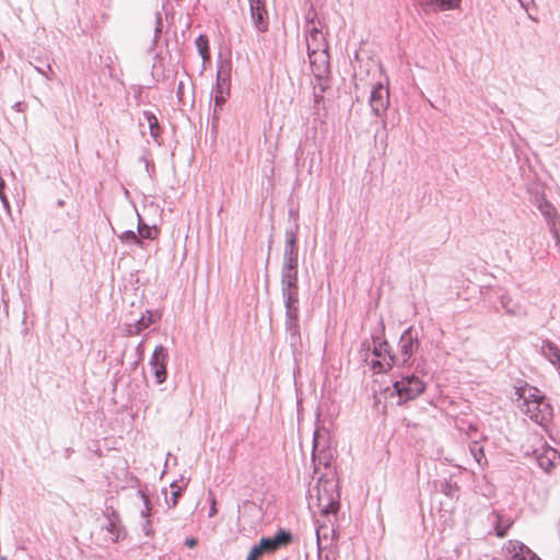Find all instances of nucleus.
Masks as SVG:
<instances>
[{"instance_id":"nucleus-10","label":"nucleus","mask_w":560,"mask_h":560,"mask_svg":"<svg viewBox=\"0 0 560 560\" xmlns=\"http://www.w3.org/2000/svg\"><path fill=\"white\" fill-rule=\"evenodd\" d=\"M252 22L255 28L260 33L269 30V14L266 9L265 0H248Z\"/></svg>"},{"instance_id":"nucleus-11","label":"nucleus","mask_w":560,"mask_h":560,"mask_svg":"<svg viewBox=\"0 0 560 560\" xmlns=\"http://www.w3.org/2000/svg\"><path fill=\"white\" fill-rule=\"evenodd\" d=\"M371 110L375 116H381L389 104V91L382 83H377L371 91L370 95Z\"/></svg>"},{"instance_id":"nucleus-46","label":"nucleus","mask_w":560,"mask_h":560,"mask_svg":"<svg viewBox=\"0 0 560 560\" xmlns=\"http://www.w3.org/2000/svg\"><path fill=\"white\" fill-rule=\"evenodd\" d=\"M324 91H325V86H323V85L320 84V92H324Z\"/></svg>"},{"instance_id":"nucleus-43","label":"nucleus","mask_w":560,"mask_h":560,"mask_svg":"<svg viewBox=\"0 0 560 560\" xmlns=\"http://www.w3.org/2000/svg\"><path fill=\"white\" fill-rule=\"evenodd\" d=\"M4 188H5V182L0 177V195L2 194V191H4Z\"/></svg>"},{"instance_id":"nucleus-35","label":"nucleus","mask_w":560,"mask_h":560,"mask_svg":"<svg viewBox=\"0 0 560 560\" xmlns=\"http://www.w3.org/2000/svg\"><path fill=\"white\" fill-rule=\"evenodd\" d=\"M36 70H37L39 73L44 74V75H45L47 79H49V80L51 79V75L54 74V71H52V69H51V67H50V65H49V63L45 65V67H44V68H42V67H36Z\"/></svg>"},{"instance_id":"nucleus-32","label":"nucleus","mask_w":560,"mask_h":560,"mask_svg":"<svg viewBox=\"0 0 560 560\" xmlns=\"http://www.w3.org/2000/svg\"><path fill=\"white\" fill-rule=\"evenodd\" d=\"M258 545L260 546L264 553H273L279 550L272 537H261Z\"/></svg>"},{"instance_id":"nucleus-18","label":"nucleus","mask_w":560,"mask_h":560,"mask_svg":"<svg viewBox=\"0 0 560 560\" xmlns=\"http://www.w3.org/2000/svg\"><path fill=\"white\" fill-rule=\"evenodd\" d=\"M307 54H314V51L328 50L326 38L320 30L313 26L307 31Z\"/></svg>"},{"instance_id":"nucleus-22","label":"nucleus","mask_w":560,"mask_h":560,"mask_svg":"<svg viewBox=\"0 0 560 560\" xmlns=\"http://www.w3.org/2000/svg\"><path fill=\"white\" fill-rule=\"evenodd\" d=\"M104 528L108 532L109 540L112 542L118 541L120 537L121 525L119 514L115 510H113L110 514L107 515V523Z\"/></svg>"},{"instance_id":"nucleus-19","label":"nucleus","mask_w":560,"mask_h":560,"mask_svg":"<svg viewBox=\"0 0 560 560\" xmlns=\"http://www.w3.org/2000/svg\"><path fill=\"white\" fill-rule=\"evenodd\" d=\"M508 551L511 555V560H541L526 545L517 540L509 542Z\"/></svg>"},{"instance_id":"nucleus-2","label":"nucleus","mask_w":560,"mask_h":560,"mask_svg":"<svg viewBox=\"0 0 560 560\" xmlns=\"http://www.w3.org/2000/svg\"><path fill=\"white\" fill-rule=\"evenodd\" d=\"M314 493L319 512L325 516L336 515L340 508V491L335 476L319 477L317 485L310 490L311 499L314 498Z\"/></svg>"},{"instance_id":"nucleus-23","label":"nucleus","mask_w":560,"mask_h":560,"mask_svg":"<svg viewBox=\"0 0 560 560\" xmlns=\"http://www.w3.org/2000/svg\"><path fill=\"white\" fill-rule=\"evenodd\" d=\"M148 315H142L138 320H136L133 324H130L127 326V335L128 336H136L141 334L145 328H148L151 324L154 323L153 315L150 312H147Z\"/></svg>"},{"instance_id":"nucleus-30","label":"nucleus","mask_w":560,"mask_h":560,"mask_svg":"<svg viewBox=\"0 0 560 560\" xmlns=\"http://www.w3.org/2000/svg\"><path fill=\"white\" fill-rule=\"evenodd\" d=\"M143 116L148 122L151 136L154 139H156L159 137V129H160L159 120H158L156 116L151 112H144Z\"/></svg>"},{"instance_id":"nucleus-38","label":"nucleus","mask_w":560,"mask_h":560,"mask_svg":"<svg viewBox=\"0 0 560 560\" xmlns=\"http://www.w3.org/2000/svg\"><path fill=\"white\" fill-rule=\"evenodd\" d=\"M217 514L215 499H211V506L209 509V517H213Z\"/></svg>"},{"instance_id":"nucleus-47","label":"nucleus","mask_w":560,"mask_h":560,"mask_svg":"<svg viewBox=\"0 0 560 560\" xmlns=\"http://www.w3.org/2000/svg\"><path fill=\"white\" fill-rule=\"evenodd\" d=\"M141 347H142V342L139 343L138 350H141Z\"/></svg>"},{"instance_id":"nucleus-15","label":"nucleus","mask_w":560,"mask_h":560,"mask_svg":"<svg viewBox=\"0 0 560 560\" xmlns=\"http://www.w3.org/2000/svg\"><path fill=\"white\" fill-rule=\"evenodd\" d=\"M534 453L539 467L545 471L551 470L556 460L560 458V453L547 444H544L541 451L536 450Z\"/></svg>"},{"instance_id":"nucleus-16","label":"nucleus","mask_w":560,"mask_h":560,"mask_svg":"<svg viewBox=\"0 0 560 560\" xmlns=\"http://www.w3.org/2000/svg\"><path fill=\"white\" fill-rule=\"evenodd\" d=\"M322 438L323 435L319 431L314 432L312 459L314 464L316 463V460H318L319 465H324L327 468L330 465L329 460L332 457V455L329 450L325 448V445H322Z\"/></svg>"},{"instance_id":"nucleus-36","label":"nucleus","mask_w":560,"mask_h":560,"mask_svg":"<svg viewBox=\"0 0 560 560\" xmlns=\"http://www.w3.org/2000/svg\"><path fill=\"white\" fill-rule=\"evenodd\" d=\"M162 27H163V22H162V16H161V13H156V16H155V37L159 36V34L162 32Z\"/></svg>"},{"instance_id":"nucleus-31","label":"nucleus","mask_w":560,"mask_h":560,"mask_svg":"<svg viewBox=\"0 0 560 560\" xmlns=\"http://www.w3.org/2000/svg\"><path fill=\"white\" fill-rule=\"evenodd\" d=\"M458 491L459 487L457 486L456 482L446 479L441 482V492L444 493L446 497L453 498L456 495Z\"/></svg>"},{"instance_id":"nucleus-14","label":"nucleus","mask_w":560,"mask_h":560,"mask_svg":"<svg viewBox=\"0 0 560 560\" xmlns=\"http://www.w3.org/2000/svg\"><path fill=\"white\" fill-rule=\"evenodd\" d=\"M494 295L506 315L523 316L526 314L524 307L520 303L514 302L505 290L499 288L494 290Z\"/></svg>"},{"instance_id":"nucleus-1","label":"nucleus","mask_w":560,"mask_h":560,"mask_svg":"<svg viewBox=\"0 0 560 560\" xmlns=\"http://www.w3.org/2000/svg\"><path fill=\"white\" fill-rule=\"evenodd\" d=\"M516 394L523 399L522 410L533 421L540 425H546L552 420L553 408L545 395H541L535 387L517 388Z\"/></svg>"},{"instance_id":"nucleus-20","label":"nucleus","mask_w":560,"mask_h":560,"mask_svg":"<svg viewBox=\"0 0 560 560\" xmlns=\"http://www.w3.org/2000/svg\"><path fill=\"white\" fill-rule=\"evenodd\" d=\"M538 209L541 212V214L545 217L547 224L553 234V236H557L558 234V225H560V217L556 210V208L547 200H542L538 205Z\"/></svg>"},{"instance_id":"nucleus-45","label":"nucleus","mask_w":560,"mask_h":560,"mask_svg":"<svg viewBox=\"0 0 560 560\" xmlns=\"http://www.w3.org/2000/svg\"><path fill=\"white\" fill-rule=\"evenodd\" d=\"M182 89H183V83L180 82V84H179V86H178V92H177L178 94H180Z\"/></svg>"},{"instance_id":"nucleus-24","label":"nucleus","mask_w":560,"mask_h":560,"mask_svg":"<svg viewBox=\"0 0 560 560\" xmlns=\"http://www.w3.org/2000/svg\"><path fill=\"white\" fill-rule=\"evenodd\" d=\"M542 355L552 364H558L560 369V349L549 340H544L541 345Z\"/></svg>"},{"instance_id":"nucleus-34","label":"nucleus","mask_w":560,"mask_h":560,"mask_svg":"<svg viewBox=\"0 0 560 560\" xmlns=\"http://www.w3.org/2000/svg\"><path fill=\"white\" fill-rule=\"evenodd\" d=\"M264 555V551L261 550L260 546L254 545L247 556L246 560H258Z\"/></svg>"},{"instance_id":"nucleus-17","label":"nucleus","mask_w":560,"mask_h":560,"mask_svg":"<svg viewBox=\"0 0 560 560\" xmlns=\"http://www.w3.org/2000/svg\"><path fill=\"white\" fill-rule=\"evenodd\" d=\"M280 284L284 307L300 306L299 279L290 281H280Z\"/></svg>"},{"instance_id":"nucleus-29","label":"nucleus","mask_w":560,"mask_h":560,"mask_svg":"<svg viewBox=\"0 0 560 560\" xmlns=\"http://www.w3.org/2000/svg\"><path fill=\"white\" fill-rule=\"evenodd\" d=\"M469 450L479 466H483L487 464V458L485 455L483 447L478 442H472L469 445Z\"/></svg>"},{"instance_id":"nucleus-9","label":"nucleus","mask_w":560,"mask_h":560,"mask_svg":"<svg viewBox=\"0 0 560 560\" xmlns=\"http://www.w3.org/2000/svg\"><path fill=\"white\" fill-rule=\"evenodd\" d=\"M167 349L162 345L156 346L149 362L153 370L156 384H162L167 378Z\"/></svg>"},{"instance_id":"nucleus-27","label":"nucleus","mask_w":560,"mask_h":560,"mask_svg":"<svg viewBox=\"0 0 560 560\" xmlns=\"http://www.w3.org/2000/svg\"><path fill=\"white\" fill-rule=\"evenodd\" d=\"M272 539L275 540L278 548L281 549L293 542V535L290 530L279 528L272 536Z\"/></svg>"},{"instance_id":"nucleus-12","label":"nucleus","mask_w":560,"mask_h":560,"mask_svg":"<svg viewBox=\"0 0 560 560\" xmlns=\"http://www.w3.org/2000/svg\"><path fill=\"white\" fill-rule=\"evenodd\" d=\"M313 74L318 79L323 80L327 78L329 73V55L328 50L314 51L308 54Z\"/></svg>"},{"instance_id":"nucleus-26","label":"nucleus","mask_w":560,"mask_h":560,"mask_svg":"<svg viewBox=\"0 0 560 560\" xmlns=\"http://www.w3.org/2000/svg\"><path fill=\"white\" fill-rule=\"evenodd\" d=\"M187 486V482H184V486H178V481L174 480L171 483V497H167V493L165 492V501L168 508H175L177 505L178 499L182 495L183 489Z\"/></svg>"},{"instance_id":"nucleus-7","label":"nucleus","mask_w":560,"mask_h":560,"mask_svg":"<svg viewBox=\"0 0 560 560\" xmlns=\"http://www.w3.org/2000/svg\"><path fill=\"white\" fill-rule=\"evenodd\" d=\"M285 308V331L289 335L290 346L293 351H296L301 346V331H300V306H288Z\"/></svg>"},{"instance_id":"nucleus-21","label":"nucleus","mask_w":560,"mask_h":560,"mask_svg":"<svg viewBox=\"0 0 560 560\" xmlns=\"http://www.w3.org/2000/svg\"><path fill=\"white\" fill-rule=\"evenodd\" d=\"M138 494L142 499L144 505L140 513L142 518L141 529L145 536L151 537L154 534L152 521L150 520L152 505L148 494L142 489L138 490Z\"/></svg>"},{"instance_id":"nucleus-37","label":"nucleus","mask_w":560,"mask_h":560,"mask_svg":"<svg viewBox=\"0 0 560 560\" xmlns=\"http://www.w3.org/2000/svg\"><path fill=\"white\" fill-rule=\"evenodd\" d=\"M318 560H336V557L331 552H327L323 556L320 542L318 541Z\"/></svg>"},{"instance_id":"nucleus-8","label":"nucleus","mask_w":560,"mask_h":560,"mask_svg":"<svg viewBox=\"0 0 560 560\" xmlns=\"http://www.w3.org/2000/svg\"><path fill=\"white\" fill-rule=\"evenodd\" d=\"M299 223H294L285 229V242L283 249V265H298L299 266Z\"/></svg>"},{"instance_id":"nucleus-13","label":"nucleus","mask_w":560,"mask_h":560,"mask_svg":"<svg viewBox=\"0 0 560 560\" xmlns=\"http://www.w3.org/2000/svg\"><path fill=\"white\" fill-rule=\"evenodd\" d=\"M230 95V74L219 70L214 89V114L225 103Z\"/></svg>"},{"instance_id":"nucleus-44","label":"nucleus","mask_w":560,"mask_h":560,"mask_svg":"<svg viewBox=\"0 0 560 560\" xmlns=\"http://www.w3.org/2000/svg\"><path fill=\"white\" fill-rule=\"evenodd\" d=\"M370 343L368 341H363L362 342V348H366L368 350H370Z\"/></svg>"},{"instance_id":"nucleus-3","label":"nucleus","mask_w":560,"mask_h":560,"mask_svg":"<svg viewBox=\"0 0 560 560\" xmlns=\"http://www.w3.org/2000/svg\"><path fill=\"white\" fill-rule=\"evenodd\" d=\"M385 326L383 319H380L376 327L371 332L373 341V354L376 358L372 362V369L376 373L390 370L394 365L399 364V359L393 353L387 340L384 339Z\"/></svg>"},{"instance_id":"nucleus-4","label":"nucleus","mask_w":560,"mask_h":560,"mask_svg":"<svg viewBox=\"0 0 560 560\" xmlns=\"http://www.w3.org/2000/svg\"><path fill=\"white\" fill-rule=\"evenodd\" d=\"M425 389V383L413 373L401 374L393 383V393L390 396H397L398 405L416 399Z\"/></svg>"},{"instance_id":"nucleus-39","label":"nucleus","mask_w":560,"mask_h":560,"mask_svg":"<svg viewBox=\"0 0 560 560\" xmlns=\"http://www.w3.org/2000/svg\"><path fill=\"white\" fill-rule=\"evenodd\" d=\"M0 200L3 205V207L7 209V210H10V203H9V200L4 194V191H2V194L0 195Z\"/></svg>"},{"instance_id":"nucleus-6","label":"nucleus","mask_w":560,"mask_h":560,"mask_svg":"<svg viewBox=\"0 0 560 560\" xmlns=\"http://www.w3.org/2000/svg\"><path fill=\"white\" fill-rule=\"evenodd\" d=\"M420 348L419 334L412 327L407 328L400 336L398 341L399 364L408 366L412 363L413 355Z\"/></svg>"},{"instance_id":"nucleus-40","label":"nucleus","mask_w":560,"mask_h":560,"mask_svg":"<svg viewBox=\"0 0 560 560\" xmlns=\"http://www.w3.org/2000/svg\"><path fill=\"white\" fill-rule=\"evenodd\" d=\"M2 302H3V312L7 316H9V302L5 300V295H2Z\"/></svg>"},{"instance_id":"nucleus-33","label":"nucleus","mask_w":560,"mask_h":560,"mask_svg":"<svg viewBox=\"0 0 560 560\" xmlns=\"http://www.w3.org/2000/svg\"><path fill=\"white\" fill-rule=\"evenodd\" d=\"M196 45L199 50L200 56L206 59L209 57V42L207 36L199 35L196 39Z\"/></svg>"},{"instance_id":"nucleus-25","label":"nucleus","mask_w":560,"mask_h":560,"mask_svg":"<svg viewBox=\"0 0 560 560\" xmlns=\"http://www.w3.org/2000/svg\"><path fill=\"white\" fill-rule=\"evenodd\" d=\"M493 515L495 535L501 538L505 537L509 528L512 526V521L499 512H493Z\"/></svg>"},{"instance_id":"nucleus-41","label":"nucleus","mask_w":560,"mask_h":560,"mask_svg":"<svg viewBox=\"0 0 560 560\" xmlns=\"http://www.w3.org/2000/svg\"><path fill=\"white\" fill-rule=\"evenodd\" d=\"M185 545L188 546L189 548H192L197 545V539L196 538H187L186 541H185Z\"/></svg>"},{"instance_id":"nucleus-28","label":"nucleus","mask_w":560,"mask_h":560,"mask_svg":"<svg viewBox=\"0 0 560 560\" xmlns=\"http://www.w3.org/2000/svg\"><path fill=\"white\" fill-rule=\"evenodd\" d=\"M299 279L298 265H283L281 267L280 281H290Z\"/></svg>"},{"instance_id":"nucleus-5","label":"nucleus","mask_w":560,"mask_h":560,"mask_svg":"<svg viewBox=\"0 0 560 560\" xmlns=\"http://www.w3.org/2000/svg\"><path fill=\"white\" fill-rule=\"evenodd\" d=\"M139 221L137 226V232L132 230H127L117 234L118 238L122 244L128 246H139L141 248H145V240L153 241L158 237L160 231L156 226H150L147 223L142 222L140 215L138 214Z\"/></svg>"},{"instance_id":"nucleus-42","label":"nucleus","mask_w":560,"mask_h":560,"mask_svg":"<svg viewBox=\"0 0 560 560\" xmlns=\"http://www.w3.org/2000/svg\"><path fill=\"white\" fill-rule=\"evenodd\" d=\"M323 98H324V97H323L320 94H314V101H315V103H316V104H318L319 102H322V101H323Z\"/></svg>"}]
</instances>
